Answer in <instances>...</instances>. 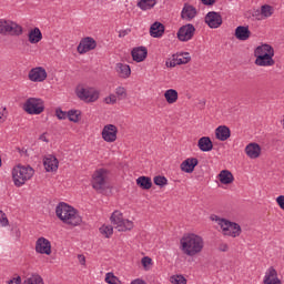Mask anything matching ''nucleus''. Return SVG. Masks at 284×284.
Returning <instances> with one entry per match:
<instances>
[{"label":"nucleus","instance_id":"obj_1","mask_svg":"<svg viewBox=\"0 0 284 284\" xmlns=\"http://www.w3.org/2000/svg\"><path fill=\"white\" fill-rule=\"evenodd\" d=\"M205 242L196 234H186L180 240V250L186 256H196L203 252Z\"/></svg>","mask_w":284,"mask_h":284},{"label":"nucleus","instance_id":"obj_2","mask_svg":"<svg viewBox=\"0 0 284 284\" xmlns=\"http://www.w3.org/2000/svg\"><path fill=\"white\" fill-rule=\"evenodd\" d=\"M55 214L62 223H67V225H80L82 219L81 215L74 210V207L68 205L65 202L59 203L55 209Z\"/></svg>","mask_w":284,"mask_h":284},{"label":"nucleus","instance_id":"obj_3","mask_svg":"<svg viewBox=\"0 0 284 284\" xmlns=\"http://www.w3.org/2000/svg\"><path fill=\"white\" fill-rule=\"evenodd\" d=\"M211 221H215L217 225H220L221 230L223 231V234L225 236H232L233 239H236V236H241V225L230 222L225 219L219 217V215H211Z\"/></svg>","mask_w":284,"mask_h":284},{"label":"nucleus","instance_id":"obj_4","mask_svg":"<svg viewBox=\"0 0 284 284\" xmlns=\"http://www.w3.org/2000/svg\"><path fill=\"white\" fill-rule=\"evenodd\" d=\"M34 176V169L31 166L18 165L12 170V179L16 187L26 185L27 181H30Z\"/></svg>","mask_w":284,"mask_h":284},{"label":"nucleus","instance_id":"obj_5","mask_svg":"<svg viewBox=\"0 0 284 284\" xmlns=\"http://www.w3.org/2000/svg\"><path fill=\"white\" fill-rule=\"evenodd\" d=\"M0 34L3 37H20V34H23V28L17 22L0 19Z\"/></svg>","mask_w":284,"mask_h":284},{"label":"nucleus","instance_id":"obj_6","mask_svg":"<svg viewBox=\"0 0 284 284\" xmlns=\"http://www.w3.org/2000/svg\"><path fill=\"white\" fill-rule=\"evenodd\" d=\"M111 222L118 232H128L134 227V223L130 220L123 219V213L120 211H114L112 213Z\"/></svg>","mask_w":284,"mask_h":284},{"label":"nucleus","instance_id":"obj_7","mask_svg":"<svg viewBox=\"0 0 284 284\" xmlns=\"http://www.w3.org/2000/svg\"><path fill=\"white\" fill-rule=\"evenodd\" d=\"M28 114H41L45 110V104L39 98H29L23 105Z\"/></svg>","mask_w":284,"mask_h":284},{"label":"nucleus","instance_id":"obj_8","mask_svg":"<svg viewBox=\"0 0 284 284\" xmlns=\"http://www.w3.org/2000/svg\"><path fill=\"white\" fill-rule=\"evenodd\" d=\"M106 186H108V170L105 169L97 170L92 176L93 190L101 192V190H105Z\"/></svg>","mask_w":284,"mask_h":284},{"label":"nucleus","instance_id":"obj_9","mask_svg":"<svg viewBox=\"0 0 284 284\" xmlns=\"http://www.w3.org/2000/svg\"><path fill=\"white\" fill-rule=\"evenodd\" d=\"M77 97L84 101L85 103H94L99 100V92L94 88L90 87H78Z\"/></svg>","mask_w":284,"mask_h":284},{"label":"nucleus","instance_id":"obj_10","mask_svg":"<svg viewBox=\"0 0 284 284\" xmlns=\"http://www.w3.org/2000/svg\"><path fill=\"white\" fill-rule=\"evenodd\" d=\"M205 23L209 26V28H221V26H223V18L221 17V13L216 11H210L205 16Z\"/></svg>","mask_w":284,"mask_h":284},{"label":"nucleus","instance_id":"obj_11","mask_svg":"<svg viewBox=\"0 0 284 284\" xmlns=\"http://www.w3.org/2000/svg\"><path fill=\"white\" fill-rule=\"evenodd\" d=\"M118 132H119V129H116V125L106 124V125H104V128L102 130V139L106 143H114V141H116Z\"/></svg>","mask_w":284,"mask_h":284},{"label":"nucleus","instance_id":"obj_12","mask_svg":"<svg viewBox=\"0 0 284 284\" xmlns=\"http://www.w3.org/2000/svg\"><path fill=\"white\" fill-rule=\"evenodd\" d=\"M36 252L38 254H47L50 256L52 254V244L45 237H39L36 242Z\"/></svg>","mask_w":284,"mask_h":284},{"label":"nucleus","instance_id":"obj_13","mask_svg":"<svg viewBox=\"0 0 284 284\" xmlns=\"http://www.w3.org/2000/svg\"><path fill=\"white\" fill-rule=\"evenodd\" d=\"M194 32H196V29L193 24H185L179 29L178 39L180 41H190L194 37Z\"/></svg>","mask_w":284,"mask_h":284},{"label":"nucleus","instance_id":"obj_14","mask_svg":"<svg viewBox=\"0 0 284 284\" xmlns=\"http://www.w3.org/2000/svg\"><path fill=\"white\" fill-rule=\"evenodd\" d=\"M97 48V41L94 38H84L81 40L80 44L78 45L79 54H85V52H90V50H94Z\"/></svg>","mask_w":284,"mask_h":284},{"label":"nucleus","instance_id":"obj_15","mask_svg":"<svg viewBox=\"0 0 284 284\" xmlns=\"http://www.w3.org/2000/svg\"><path fill=\"white\" fill-rule=\"evenodd\" d=\"M29 79L34 82L45 81L48 79V72H45V69L38 67L29 72Z\"/></svg>","mask_w":284,"mask_h":284},{"label":"nucleus","instance_id":"obj_16","mask_svg":"<svg viewBox=\"0 0 284 284\" xmlns=\"http://www.w3.org/2000/svg\"><path fill=\"white\" fill-rule=\"evenodd\" d=\"M43 165L48 172H57L59 170V160L54 155H47L43 159Z\"/></svg>","mask_w":284,"mask_h":284},{"label":"nucleus","instance_id":"obj_17","mask_svg":"<svg viewBox=\"0 0 284 284\" xmlns=\"http://www.w3.org/2000/svg\"><path fill=\"white\" fill-rule=\"evenodd\" d=\"M199 165V160L196 158H189L181 163L182 172H186V174H192L194 172V168Z\"/></svg>","mask_w":284,"mask_h":284},{"label":"nucleus","instance_id":"obj_18","mask_svg":"<svg viewBox=\"0 0 284 284\" xmlns=\"http://www.w3.org/2000/svg\"><path fill=\"white\" fill-rule=\"evenodd\" d=\"M133 61L136 63H141V61H145L148 58V49L145 47H138L131 51Z\"/></svg>","mask_w":284,"mask_h":284},{"label":"nucleus","instance_id":"obj_19","mask_svg":"<svg viewBox=\"0 0 284 284\" xmlns=\"http://www.w3.org/2000/svg\"><path fill=\"white\" fill-rule=\"evenodd\" d=\"M274 53H268L266 55H260L255 59V65H260L261 68H267L274 65Z\"/></svg>","mask_w":284,"mask_h":284},{"label":"nucleus","instance_id":"obj_20","mask_svg":"<svg viewBox=\"0 0 284 284\" xmlns=\"http://www.w3.org/2000/svg\"><path fill=\"white\" fill-rule=\"evenodd\" d=\"M264 284H282L278 280V273L274 267H270L264 276Z\"/></svg>","mask_w":284,"mask_h":284},{"label":"nucleus","instance_id":"obj_21","mask_svg":"<svg viewBox=\"0 0 284 284\" xmlns=\"http://www.w3.org/2000/svg\"><path fill=\"white\" fill-rule=\"evenodd\" d=\"M251 36L252 32L248 27L240 26L235 29V38L239 39V41H247Z\"/></svg>","mask_w":284,"mask_h":284},{"label":"nucleus","instance_id":"obj_22","mask_svg":"<svg viewBox=\"0 0 284 284\" xmlns=\"http://www.w3.org/2000/svg\"><path fill=\"white\" fill-rule=\"evenodd\" d=\"M245 153L250 159H258L261 156V145L256 143H250L245 148Z\"/></svg>","mask_w":284,"mask_h":284},{"label":"nucleus","instance_id":"obj_23","mask_svg":"<svg viewBox=\"0 0 284 284\" xmlns=\"http://www.w3.org/2000/svg\"><path fill=\"white\" fill-rule=\"evenodd\" d=\"M164 32H165V27L161 22H154L150 28V34L154 39H159L160 37H163Z\"/></svg>","mask_w":284,"mask_h":284},{"label":"nucleus","instance_id":"obj_24","mask_svg":"<svg viewBox=\"0 0 284 284\" xmlns=\"http://www.w3.org/2000/svg\"><path fill=\"white\" fill-rule=\"evenodd\" d=\"M181 17L184 21H192L196 17V8L185 4L182 9Z\"/></svg>","mask_w":284,"mask_h":284},{"label":"nucleus","instance_id":"obj_25","mask_svg":"<svg viewBox=\"0 0 284 284\" xmlns=\"http://www.w3.org/2000/svg\"><path fill=\"white\" fill-rule=\"evenodd\" d=\"M197 148L202 152H212L214 144H212V140L207 136H203L197 142Z\"/></svg>","mask_w":284,"mask_h":284},{"label":"nucleus","instance_id":"obj_26","mask_svg":"<svg viewBox=\"0 0 284 284\" xmlns=\"http://www.w3.org/2000/svg\"><path fill=\"white\" fill-rule=\"evenodd\" d=\"M274 54V48L270 44H262L255 49V58L265 57L267 54Z\"/></svg>","mask_w":284,"mask_h":284},{"label":"nucleus","instance_id":"obj_27","mask_svg":"<svg viewBox=\"0 0 284 284\" xmlns=\"http://www.w3.org/2000/svg\"><path fill=\"white\" fill-rule=\"evenodd\" d=\"M115 70L118 72L119 77H121V79H128L130 77V74H132V70L130 69V65H128V64L118 63L115 67Z\"/></svg>","mask_w":284,"mask_h":284},{"label":"nucleus","instance_id":"obj_28","mask_svg":"<svg viewBox=\"0 0 284 284\" xmlns=\"http://www.w3.org/2000/svg\"><path fill=\"white\" fill-rule=\"evenodd\" d=\"M230 128L222 125L215 130V136L219 141H227L230 139Z\"/></svg>","mask_w":284,"mask_h":284},{"label":"nucleus","instance_id":"obj_29","mask_svg":"<svg viewBox=\"0 0 284 284\" xmlns=\"http://www.w3.org/2000/svg\"><path fill=\"white\" fill-rule=\"evenodd\" d=\"M220 183H223V185H230V183L234 182V175H232V172L227 170H223L219 174Z\"/></svg>","mask_w":284,"mask_h":284},{"label":"nucleus","instance_id":"obj_30","mask_svg":"<svg viewBox=\"0 0 284 284\" xmlns=\"http://www.w3.org/2000/svg\"><path fill=\"white\" fill-rule=\"evenodd\" d=\"M260 17L257 18L258 20L261 19H267L271 14H274V8L270 4H264L262 6L260 11H256Z\"/></svg>","mask_w":284,"mask_h":284},{"label":"nucleus","instance_id":"obj_31","mask_svg":"<svg viewBox=\"0 0 284 284\" xmlns=\"http://www.w3.org/2000/svg\"><path fill=\"white\" fill-rule=\"evenodd\" d=\"M41 39H43V34L41 33V30L39 28H34L29 31V41L31 43H39Z\"/></svg>","mask_w":284,"mask_h":284},{"label":"nucleus","instance_id":"obj_32","mask_svg":"<svg viewBox=\"0 0 284 284\" xmlns=\"http://www.w3.org/2000/svg\"><path fill=\"white\" fill-rule=\"evenodd\" d=\"M164 99H166V103H176L179 101V92L174 89H169L164 93Z\"/></svg>","mask_w":284,"mask_h":284},{"label":"nucleus","instance_id":"obj_33","mask_svg":"<svg viewBox=\"0 0 284 284\" xmlns=\"http://www.w3.org/2000/svg\"><path fill=\"white\" fill-rule=\"evenodd\" d=\"M173 57H175V61L178 65H185V63H190V61L192 60V58L190 57V53L187 52L176 53V54H173Z\"/></svg>","mask_w":284,"mask_h":284},{"label":"nucleus","instance_id":"obj_34","mask_svg":"<svg viewBox=\"0 0 284 284\" xmlns=\"http://www.w3.org/2000/svg\"><path fill=\"white\" fill-rule=\"evenodd\" d=\"M136 184L142 190H150V187H152V179L149 176H140L136 179Z\"/></svg>","mask_w":284,"mask_h":284},{"label":"nucleus","instance_id":"obj_35","mask_svg":"<svg viewBox=\"0 0 284 284\" xmlns=\"http://www.w3.org/2000/svg\"><path fill=\"white\" fill-rule=\"evenodd\" d=\"M154 6H156L155 0H140L138 2V8L141 10H151V8H154Z\"/></svg>","mask_w":284,"mask_h":284},{"label":"nucleus","instance_id":"obj_36","mask_svg":"<svg viewBox=\"0 0 284 284\" xmlns=\"http://www.w3.org/2000/svg\"><path fill=\"white\" fill-rule=\"evenodd\" d=\"M67 118H69V121H72L73 123H79V121H81V111L70 110Z\"/></svg>","mask_w":284,"mask_h":284},{"label":"nucleus","instance_id":"obj_37","mask_svg":"<svg viewBox=\"0 0 284 284\" xmlns=\"http://www.w3.org/2000/svg\"><path fill=\"white\" fill-rule=\"evenodd\" d=\"M105 283L108 284H121L118 276H114V273H106Z\"/></svg>","mask_w":284,"mask_h":284},{"label":"nucleus","instance_id":"obj_38","mask_svg":"<svg viewBox=\"0 0 284 284\" xmlns=\"http://www.w3.org/2000/svg\"><path fill=\"white\" fill-rule=\"evenodd\" d=\"M101 234H104L106 239H110L114 233V229L111 225L100 227Z\"/></svg>","mask_w":284,"mask_h":284},{"label":"nucleus","instance_id":"obj_39","mask_svg":"<svg viewBox=\"0 0 284 284\" xmlns=\"http://www.w3.org/2000/svg\"><path fill=\"white\" fill-rule=\"evenodd\" d=\"M115 97H118V99L120 100V101H122V99H126L128 98V92L125 91V88H123V87H118L116 89H115Z\"/></svg>","mask_w":284,"mask_h":284},{"label":"nucleus","instance_id":"obj_40","mask_svg":"<svg viewBox=\"0 0 284 284\" xmlns=\"http://www.w3.org/2000/svg\"><path fill=\"white\" fill-rule=\"evenodd\" d=\"M172 284H187V280L183 277V275H173L171 277Z\"/></svg>","mask_w":284,"mask_h":284},{"label":"nucleus","instance_id":"obj_41","mask_svg":"<svg viewBox=\"0 0 284 284\" xmlns=\"http://www.w3.org/2000/svg\"><path fill=\"white\" fill-rule=\"evenodd\" d=\"M154 184L163 187V185H168V179L165 176L158 175L154 178Z\"/></svg>","mask_w":284,"mask_h":284},{"label":"nucleus","instance_id":"obj_42","mask_svg":"<svg viewBox=\"0 0 284 284\" xmlns=\"http://www.w3.org/2000/svg\"><path fill=\"white\" fill-rule=\"evenodd\" d=\"M141 263L144 267V270H150L151 265H152V258L149 257V256H144L142 260H141Z\"/></svg>","mask_w":284,"mask_h":284},{"label":"nucleus","instance_id":"obj_43","mask_svg":"<svg viewBox=\"0 0 284 284\" xmlns=\"http://www.w3.org/2000/svg\"><path fill=\"white\" fill-rule=\"evenodd\" d=\"M8 216H6V213H3V211H0V227L8 226Z\"/></svg>","mask_w":284,"mask_h":284},{"label":"nucleus","instance_id":"obj_44","mask_svg":"<svg viewBox=\"0 0 284 284\" xmlns=\"http://www.w3.org/2000/svg\"><path fill=\"white\" fill-rule=\"evenodd\" d=\"M55 116H58V119L60 121H64V119H68V113H65V111H63L61 109H57L55 110Z\"/></svg>","mask_w":284,"mask_h":284},{"label":"nucleus","instance_id":"obj_45","mask_svg":"<svg viewBox=\"0 0 284 284\" xmlns=\"http://www.w3.org/2000/svg\"><path fill=\"white\" fill-rule=\"evenodd\" d=\"M104 102L108 104V105H114V103H116V95L115 94H110L109 97H106L104 99Z\"/></svg>","mask_w":284,"mask_h":284},{"label":"nucleus","instance_id":"obj_46","mask_svg":"<svg viewBox=\"0 0 284 284\" xmlns=\"http://www.w3.org/2000/svg\"><path fill=\"white\" fill-rule=\"evenodd\" d=\"M176 65L179 64L176 63V58L174 55L172 57V60L166 61V68H176Z\"/></svg>","mask_w":284,"mask_h":284},{"label":"nucleus","instance_id":"obj_47","mask_svg":"<svg viewBox=\"0 0 284 284\" xmlns=\"http://www.w3.org/2000/svg\"><path fill=\"white\" fill-rule=\"evenodd\" d=\"M276 203L280 205L281 210H284V195L277 196Z\"/></svg>","mask_w":284,"mask_h":284},{"label":"nucleus","instance_id":"obj_48","mask_svg":"<svg viewBox=\"0 0 284 284\" xmlns=\"http://www.w3.org/2000/svg\"><path fill=\"white\" fill-rule=\"evenodd\" d=\"M202 3L204 6H214V3H216V0H202Z\"/></svg>","mask_w":284,"mask_h":284},{"label":"nucleus","instance_id":"obj_49","mask_svg":"<svg viewBox=\"0 0 284 284\" xmlns=\"http://www.w3.org/2000/svg\"><path fill=\"white\" fill-rule=\"evenodd\" d=\"M4 116H6V108H0V121H3Z\"/></svg>","mask_w":284,"mask_h":284},{"label":"nucleus","instance_id":"obj_50","mask_svg":"<svg viewBox=\"0 0 284 284\" xmlns=\"http://www.w3.org/2000/svg\"><path fill=\"white\" fill-rule=\"evenodd\" d=\"M227 250H229L227 244H221L220 245V252H227Z\"/></svg>","mask_w":284,"mask_h":284},{"label":"nucleus","instance_id":"obj_51","mask_svg":"<svg viewBox=\"0 0 284 284\" xmlns=\"http://www.w3.org/2000/svg\"><path fill=\"white\" fill-rule=\"evenodd\" d=\"M78 258H79V262L81 263V265H85V256L79 255Z\"/></svg>","mask_w":284,"mask_h":284},{"label":"nucleus","instance_id":"obj_52","mask_svg":"<svg viewBox=\"0 0 284 284\" xmlns=\"http://www.w3.org/2000/svg\"><path fill=\"white\" fill-rule=\"evenodd\" d=\"M131 284H146L143 280H134Z\"/></svg>","mask_w":284,"mask_h":284},{"label":"nucleus","instance_id":"obj_53","mask_svg":"<svg viewBox=\"0 0 284 284\" xmlns=\"http://www.w3.org/2000/svg\"><path fill=\"white\" fill-rule=\"evenodd\" d=\"M40 141H44V143H48V138H45V133L40 135Z\"/></svg>","mask_w":284,"mask_h":284},{"label":"nucleus","instance_id":"obj_54","mask_svg":"<svg viewBox=\"0 0 284 284\" xmlns=\"http://www.w3.org/2000/svg\"><path fill=\"white\" fill-rule=\"evenodd\" d=\"M125 31L120 32L119 37H125Z\"/></svg>","mask_w":284,"mask_h":284}]
</instances>
